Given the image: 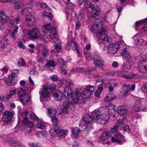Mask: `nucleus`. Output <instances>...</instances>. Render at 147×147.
<instances>
[{
  "label": "nucleus",
  "mask_w": 147,
  "mask_h": 147,
  "mask_svg": "<svg viewBox=\"0 0 147 147\" xmlns=\"http://www.w3.org/2000/svg\"><path fill=\"white\" fill-rule=\"evenodd\" d=\"M50 88L46 86H43L41 89L39 94L40 100L43 102L48 100L50 99L51 91L53 92L55 90V85L52 84L50 85Z\"/></svg>",
  "instance_id": "f257e3e1"
},
{
  "label": "nucleus",
  "mask_w": 147,
  "mask_h": 147,
  "mask_svg": "<svg viewBox=\"0 0 147 147\" xmlns=\"http://www.w3.org/2000/svg\"><path fill=\"white\" fill-rule=\"evenodd\" d=\"M117 129L119 128L115 126L111 129L110 131L107 132L111 136V140L113 142L117 143L119 144H122L121 141H123L124 140V137L122 135L117 133Z\"/></svg>",
  "instance_id": "f03ea898"
},
{
  "label": "nucleus",
  "mask_w": 147,
  "mask_h": 147,
  "mask_svg": "<svg viewBox=\"0 0 147 147\" xmlns=\"http://www.w3.org/2000/svg\"><path fill=\"white\" fill-rule=\"evenodd\" d=\"M28 114V111H24L23 112L22 116L24 118L22 123L24 127V129L25 134H30L32 131L31 128L34 124L32 121L29 120L27 118Z\"/></svg>",
  "instance_id": "7ed1b4c3"
},
{
  "label": "nucleus",
  "mask_w": 147,
  "mask_h": 147,
  "mask_svg": "<svg viewBox=\"0 0 147 147\" xmlns=\"http://www.w3.org/2000/svg\"><path fill=\"white\" fill-rule=\"evenodd\" d=\"M92 119L88 115L84 116L80 123L79 125L83 127L87 132L91 131L93 129L92 124Z\"/></svg>",
  "instance_id": "20e7f679"
},
{
  "label": "nucleus",
  "mask_w": 147,
  "mask_h": 147,
  "mask_svg": "<svg viewBox=\"0 0 147 147\" xmlns=\"http://www.w3.org/2000/svg\"><path fill=\"white\" fill-rule=\"evenodd\" d=\"M102 32L98 31L97 33V37L98 38L97 42L100 45H103L106 42L107 39H108V37L105 33L106 31V30L104 27H102L101 29Z\"/></svg>",
  "instance_id": "39448f33"
},
{
  "label": "nucleus",
  "mask_w": 147,
  "mask_h": 147,
  "mask_svg": "<svg viewBox=\"0 0 147 147\" xmlns=\"http://www.w3.org/2000/svg\"><path fill=\"white\" fill-rule=\"evenodd\" d=\"M94 90L95 87L94 86H87L84 90L81 93V96L83 98H88L91 96L92 92Z\"/></svg>",
  "instance_id": "423d86ee"
},
{
  "label": "nucleus",
  "mask_w": 147,
  "mask_h": 147,
  "mask_svg": "<svg viewBox=\"0 0 147 147\" xmlns=\"http://www.w3.org/2000/svg\"><path fill=\"white\" fill-rule=\"evenodd\" d=\"M42 28L44 29V30H48L49 32V36L51 38V42H54L55 38V28H53L50 24H46L43 26Z\"/></svg>",
  "instance_id": "0eeeda50"
},
{
  "label": "nucleus",
  "mask_w": 147,
  "mask_h": 147,
  "mask_svg": "<svg viewBox=\"0 0 147 147\" xmlns=\"http://www.w3.org/2000/svg\"><path fill=\"white\" fill-rule=\"evenodd\" d=\"M13 113L7 111H5L3 113L2 120L7 124L14 120Z\"/></svg>",
  "instance_id": "6e6552de"
},
{
  "label": "nucleus",
  "mask_w": 147,
  "mask_h": 147,
  "mask_svg": "<svg viewBox=\"0 0 147 147\" xmlns=\"http://www.w3.org/2000/svg\"><path fill=\"white\" fill-rule=\"evenodd\" d=\"M57 119L56 118V134L59 138L64 137L67 134L68 131L67 129H61V127L57 125Z\"/></svg>",
  "instance_id": "1a4fd4ad"
},
{
  "label": "nucleus",
  "mask_w": 147,
  "mask_h": 147,
  "mask_svg": "<svg viewBox=\"0 0 147 147\" xmlns=\"http://www.w3.org/2000/svg\"><path fill=\"white\" fill-rule=\"evenodd\" d=\"M30 37L33 39H41L43 37V36L40 33V31L37 28H33L29 32Z\"/></svg>",
  "instance_id": "9d476101"
},
{
  "label": "nucleus",
  "mask_w": 147,
  "mask_h": 147,
  "mask_svg": "<svg viewBox=\"0 0 147 147\" xmlns=\"http://www.w3.org/2000/svg\"><path fill=\"white\" fill-rule=\"evenodd\" d=\"M138 69L140 72L147 73V59L142 60L139 63Z\"/></svg>",
  "instance_id": "9b49d317"
},
{
  "label": "nucleus",
  "mask_w": 147,
  "mask_h": 147,
  "mask_svg": "<svg viewBox=\"0 0 147 147\" xmlns=\"http://www.w3.org/2000/svg\"><path fill=\"white\" fill-rule=\"evenodd\" d=\"M93 60V63L95 65L99 67L100 69H103L104 61L100 57L96 55L94 56Z\"/></svg>",
  "instance_id": "f8f14e48"
},
{
  "label": "nucleus",
  "mask_w": 147,
  "mask_h": 147,
  "mask_svg": "<svg viewBox=\"0 0 147 147\" xmlns=\"http://www.w3.org/2000/svg\"><path fill=\"white\" fill-rule=\"evenodd\" d=\"M109 119V116L107 114H102L96 122L101 124H104L108 121Z\"/></svg>",
  "instance_id": "ddd939ff"
},
{
  "label": "nucleus",
  "mask_w": 147,
  "mask_h": 147,
  "mask_svg": "<svg viewBox=\"0 0 147 147\" xmlns=\"http://www.w3.org/2000/svg\"><path fill=\"white\" fill-rule=\"evenodd\" d=\"M120 46L118 43L110 45L108 48L109 52L111 54L115 53L119 48Z\"/></svg>",
  "instance_id": "4468645a"
},
{
  "label": "nucleus",
  "mask_w": 147,
  "mask_h": 147,
  "mask_svg": "<svg viewBox=\"0 0 147 147\" xmlns=\"http://www.w3.org/2000/svg\"><path fill=\"white\" fill-rule=\"evenodd\" d=\"M35 20L33 15L26 17L25 24L28 27H32L35 24Z\"/></svg>",
  "instance_id": "2eb2a0df"
},
{
  "label": "nucleus",
  "mask_w": 147,
  "mask_h": 147,
  "mask_svg": "<svg viewBox=\"0 0 147 147\" xmlns=\"http://www.w3.org/2000/svg\"><path fill=\"white\" fill-rule=\"evenodd\" d=\"M81 93L77 91L73 92L72 94L71 102L73 103H76L80 99Z\"/></svg>",
  "instance_id": "dca6fc26"
},
{
  "label": "nucleus",
  "mask_w": 147,
  "mask_h": 147,
  "mask_svg": "<svg viewBox=\"0 0 147 147\" xmlns=\"http://www.w3.org/2000/svg\"><path fill=\"white\" fill-rule=\"evenodd\" d=\"M57 31L56 30V53L61 52L62 51V46L61 43V41L58 37V35L57 32Z\"/></svg>",
  "instance_id": "f3484780"
},
{
  "label": "nucleus",
  "mask_w": 147,
  "mask_h": 147,
  "mask_svg": "<svg viewBox=\"0 0 147 147\" xmlns=\"http://www.w3.org/2000/svg\"><path fill=\"white\" fill-rule=\"evenodd\" d=\"M48 115L51 118L53 124L55 123V109L54 108H50L48 109Z\"/></svg>",
  "instance_id": "a211bd4d"
},
{
  "label": "nucleus",
  "mask_w": 147,
  "mask_h": 147,
  "mask_svg": "<svg viewBox=\"0 0 147 147\" xmlns=\"http://www.w3.org/2000/svg\"><path fill=\"white\" fill-rule=\"evenodd\" d=\"M121 55L122 56H124V57L126 61H130L131 59L130 53L127 48H125L122 52Z\"/></svg>",
  "instance_id": "6ab92c4d"
},
{
  "label": "nucleus",
  "mask_w": 147,
  "mask_h": 147,
  "mask_svg": "<svg viewBox=\"0 0 147 147\" xmlns=\"http://www.w3.org/2000/svg\"><path fill=\"white\" fill-rule=\"evenodd\" d=\"M18 29V26H12L10 30L9 29L8 30L10 32H11L10 36L13 39H15L16 38L17 35Z\"/></svg>",
  "instance_id": "aec40b11"
},
{
  "label": "nucleus",
  "mask_w": 147,
  "mask_h": 147,
  "mask_svg": "<svg viewBox=\"0 0 147 147\" xmlns=\"http://www.w3.org/2000/svg\"><path fill=\"white\" fill-rule=\"evenodd\" d=\"M108 112L112 116H114V114L117 111L115 105L113 103H110L108 107Z\"/></svg>",
  "instance_id": "412c9836"
},
{
  "label": "nucleus",
  "mask_w": 147,
  "mask_h": 147,
  "mask_svg": "<svg viewBox=\"0 0 147 147\" xmlns=\"http://www.w3.org/2000/svg\"><path fill=\"white\" fill-rule=\"evenodd\" d=\"M130 86L129 85H124L123 86L121 94L123 96H125L127 94L130 90Z\"/></svg>",
  "instance_id": "4be33fe9"
},
{
  "label": "nucleus",
  "mask_w": 147,
  "mask_h": 147,
  "mask_svg": "<svg viewBox=\"0 0 147 147\" xmlns=\"http://www.w3.org/2000/svg\"><path fill=\"white\" fill-rule=\"evenodd\" d=\"M19 99L23 105L28 104L30 99V96L27 94H25L24 96Z\"/></svg>",
  "instance_id": "5701e85b"
},
{
  "label": "nucleus",
  "mask_w": 147,
  "mask_h": 147,
  "mask_svg": "<svg viewBox=\"0 0 147 147\" xmlns=\"http://www.w3.org/2000/svg\"><path fill=\"white\" fill-rule=\"evenodd\" d=\"M32 9L30 7L26 8L22 10L21 13L22 15L26 17L28 16L33 15L32 14Z\"/></svg>",
  "instance_id": "b1692460"
},
{
  "label": "nucleus",
  "mask_w": 147,
  "mask_h": 147,
  "mask_svg": "<svg viewBox=\"0 0 147 147\" xmlns=\"http://www.w3.org/2000/svg\"><path fill=\"white\" fill-rule=\"evenodd\" d=\"M127 63L123 64L122 67V71L123 72H127L130 69L131 66L130 62L127 61Z\"/></svg>",
  "instance_id": "393cba45"
},
{
  "label": "nucleus",
  "mask_w": 147,
  "mask_h": 147,
  "mask_svg": "<svg viewBox=\"0 0 147 147\" xmlns=\"http://www.w3.org/2000/svg\"><path fill=\"white\" fill-rule=\"evenodd\" d=\"M127 121V120L125 118L120 119L117 121V126L119 129L123 126Z\"/></svg>",
  "instance_id": "a878e982"
},
{
  "label": "nucleus",
  "mask_w": 147,
  "mask_h": 147,
  "mask_svg": "<svg viewBox=\"0 0 147 147\" xmlns=\"http://www.w3.org/2000/svg\"><path fill=\"white\" fill-rule=\"evenodd\" d=\"M116 97L115 95L113 93H111L107 95L105 98V100L107 102H109L114 100Z\"/></svg>",
  "instance_id": "bb28decb"
},
{
  "label": "nucleus",
  "mask_w": 147,
  "mask_h": 147,
  "mask_svg": "<svg viewBox=\"0 0 147 147\" xmlns=\"http://www.w3.org/2000/svg\"><path fill=\"white\" fill-rule=\"evenodd\" d=\"M102 114H100V112L98 110H95L93 112L92 115V118L96 120V121H97V120L99 118L100 115Z\"/></svg>",
  "instance_id": "cd10ccee"
},
{
  "label": "nucleus",
  "mask_w": 147,
  "mask_h": 147,
  "mask_svg": "<svg viewBox=\"0 0 147 147\" xmlns=\"http://www.w3.org/2000/svg\"><path fill=\"white\" fill-rule=\"evenodd\" d=\"M92 11L91 12V14L92 17L94 18L99 14L100 12V9L99 8L98 9H96L93 6L91 8Z\"/></svg>",
  "instance_id": "c85d7f7f"
},
{
  "label": "nucleus",
  "mask_w": 147,
  "mask_h": 147,
  "mask_svg": "<svg viewBox=\"0 0 147 147\" xmlns=\"http://www.w3.org/2000/svg\"><path fill=\"white\" fill-rule=\"evenodd\" d=\"M127 110L123 106H119L118 108V112L121 115L126 114L127 112Z\"/></svg>",
  "instance_id": "c756f323"
},
{
  "label": "nucleus",
  "mask_w": 147,
  "mask_h": 147,
  "mask_svg": "<svg viewBox=\"0 0 147 147\" xmlns=\"http://www.w3.org/2000/svg\"><path fill=\"white\" fill-rule=\"evenodd\" d=\"M20 21L21 20L20 18L19 17H17L11 20H10V24L13 26H15L18 24Z\"/></svg>",
  "instance_id": "7c9ffc66"
},
{
  "label": "nucleus",
  "mask_w": 147,
  "mask_h": 147,
  "mask_svg": "<svg viewBox=\"0 0 147 147\" xmlns=\"http://www.w3.org/2000/svg\"><path fill=\"white\" fill-rule=\"evenodd\" d=\"M36 127L42 130L45 129L46 127V124L44 122H40L36 124Z\"/></svg>",
  "instance_id": "2f4dec72"
},
{
  "label": "nucleus",
  "mask_w": 147,
  "mask_h": 147,
  "mask_svg": "<svg viewBox=\"0 0 147 147\" xmlns=\"http://www.w3.org/2000/svg\"><path fill=\"white\" fill-rule=\"evenodd\" d=\"M73 42L74 44V46L72 47L73 50L74 51H75L78 55H80V53L79 51V47L76 42L73 41Z\"/></svg>",
  "instance_id": "473e14b6"
},
{
  "label": "nucleus",
  "mask_w": 147,
  "mask_h": 147,
  "mask_svg": "<svg viewBox=\"0 0 147 147\" xmlns=\"http://www.w3.org/2000/svg\"><path fill=\"white\" fill-rule=\"evenodd\" d=\"M63 96V94L61 91L59 90L56 92V100H61Z\"/></svg>",
  "instance_id": "72a5a7b5"
},
{
  "label": "nucleus",
  "mask_w": 147,
  "mask_h": 147,
  "mask_svg": "<svg viewBox=\"0 0 147 147\" xmlns=\"http://www.w3.org/2000/svg\"><path fill=\"white\" fill-rule=\"evenodd\" d=\"M25 94H27L25 90L22 88H19L18 89V92L17 95L19 97V98L24 96Z\"/></svg>",
  "instance_id": "f704fd0d"
},
{
  "label": "nucleus",
  "mask_w": 147,
  "mask_h": 147,
  "mask_svg": "<svg viewBox=\"0 0 147 147\" xmlns=\"http://www.w3.org/2000/svg\"><path fill=\"white\" fill-rule=\"evenodd\" d=\"M80 129L77 128L72 129L71 132L73 134V137L74 138H77L80 134Z\"/></svg>",
  "instance_id": "c9c22d12"
},
{
  "label": "nucleus",
  "mask_w": 147,
  "mask_h": 147,
  "mask_svg": "<svg viewBox=\"0 0 147 147\" xmlns=\"http://www.w3.org/2000/svg\"><path fill=\"white\" fill-rule=\"evenodd\" d=\"M16 91V89L10 90L6 95V98L7 99L9 100L11 98L12 96L15 94Z\"/></svg>",
  "instance_id": "e433bc0d"
},
{
  "label": "nucleus",
  "mask_w": 147,
  "mask_h": 147,
  "mask_svg": "<svg viewBox=\"0 0 147 147\" xmlns=\"http://www.w3.org/2000/svg\"><path fill=\"white\" fill-rule=\"evenodd\" d=\"M42 13L44 18L47 17L49 18L50 20H51L53 18V15L51 13L43 11Z\"/></svg>",
  "instance_id": "4c0bfd02"
},
{
  "label": "nucleus",
  "mask_w": 147,
  "mask_h": 147,
  "mask_svg": "<svg viewBox=\"0 0 147 147\" xmlns=\"http://www.w3.org/2000/svg\"><path fill=\"white\" fill-rule=\"evenodd\" d=\"M111 137L110 135L108 134L107 132H103L101 137L100 138L101 140H107L109 137Z\"/></svg>",
  "instance_id": "58836bf2"
},
{
  "label": "nucleus",
  "mask_w": 147,
  "mask_h": 147,
  "mask_svg": "<svg viewBox=\"0 0 147 147\" xmlns=\"http://www.w3.org/2000/svg\"><path fill=\"white\" fill-rule=\"evenodd\" d=\"M102 89L103 88L101 86H99L98 87V89L96 90L94 94V95L96 97L99 98L100 97Z\"/></svg>",
  "instance_id": "ea45409f"
},
{
  "label": "nucleus",
  "mask_w": 147,
  "mask_h": 147,
  "mask_svg": "<svg viewBox=\"0 0 147 147\" xmlns=\"http://www.w3.org/2000/svg\"><path fill=\"white\" fill-rule=\"evenodd\" d=\"M64 92L67 96L72 94V90L71 89L69 86H67L64 88Z\"/></svg>",
  "instance_id": "a19ab883"
},
{
  "label": "nucleus",
  "mask_w": 147,
  "mask_h": 147,
  "mask_svg": "<svg viewBox=\"0 0 147 147\" xmlns=\"http://www.w3.org/2000/svg\"><path fill=\"white\" fill-rule=\"evenodd\" d=\"M14 1L15 2L14 6L15 9H20L23 6L19 0H14Z\"/></svg>",
  "instance_id": "79ce46f5"
},
{
  "label": "nucleus",
  "mask_w": 147,
  "mask_h": 147,
  "mask_svg": "<svg viewBox=\"0 0 147 147\" xmlns=\"http://www.w3.org/2000/svg\"><path fill=\"white\" fill-rule=\"evenodd\" d=\"M121 130L123 131L124 132H126L128 133L130 131V129L129 128L128 125L125 124L123 126L119 128Z\"/></svg>",
  "instance_id": "37998d69"
},
{
  "label": "nucleus",
  "mask_w": 147,
  "mask_h": 147,
  "mask_svg": "<svg viewBox=\"0 0 147 147\" xmlns=\"http://www.w3.org/2000/svg\"><path fill=\"white\" fill-rule=\"evenodd\" d=\"M136 36H135L133 38L135 43L137 44L142 45L143 43V40L140 38L136 39Z\"/></svg>",
  "instance_id": "c03bdc74"
},
{
  "label": "nucleus",
  "mask_w": 147,
  "mask_h": 147,
  "mask_svg": "<svg viewBox=\"0 0 147 147\" xmlns=\"http://www.w3.org/2000/svg\"><path fill=\"white\" fill-rule=\"evenodd\" d=\"M85 6L87 8H91L93 6L92 5L91 2L90 1V0H86L84 3Z\"/></svg>",
  "instance_id": "a18cd8bd"
},
{
  "label": "nucleus",
  "mask_w": 147,
  "mask_h": 147,
  "mask_svg": "<svg viewBox=\"0 0 147 147\" xmlns=\"http://www.w3.org/2000/svg\"><path fill=\"white\" fill-rule=\"evenodd\" d=\"M53 125V127L49 130V134L51 136L55 137V125L54 124Z\"/></svg>",
  "instance_id": "49530a36"
},
{
  "label": "nucleus",
  "mask_w": 147,
  "mask_h": 147,
  "mask_svg": "<svg viewBox=\"0 0 147 147\" xmlns=\"http://www.w3.org/2000/svg\"><path fill=\"white\" fill-rule=\"evenodd\" d=\"M18 64L19 67L24 66L25 65V62L24 59L20 58L18 60Z\"/></svg>",
  "instance_id": "de8ad7c7"
},
{
  "label": "nucleus",
  "mask_w": 147,
  "mask_h": 147,
  "mask_svg": "<svg viewBox=\"0 0 147 147\" xmlns=\"http://www.w3.org/2000/svg\"><path fill=\"white\" fill-rule=\"evenodd\" d=\"M11 146L12 147H20V144L18 141H15L12 142L11 144Z\"/></svg>",
  "instance_id": "09e8293b"
},
{
  "label": "nucleus",
  "mask_w": 147,
  "mask_h": 147,
  "mask_svg": "<svg viewBox=\"0 0 147 147\" xmlns=\"http://www.w3.org/2000/svg\"><path fill=\"white\" fill-rule=\"evenodd\" d=\"M29 117L33 119L34 121H36L38 120V117L34 113H31L29 114Z\"/></svg>",
  "instance_id": "8fccbe9b"
},
{
  "label": "nucleus",
  "mask_w": 147,
  "mask_h": 147,
  "mask_svg": "<svg viewBox=\"0 0 147 147\" xmlns=\"http://www.w3.org/2000/svg\"><path fill=\"white\" fill-rule=\"evenodd\" d=\"M60 111L59 115L61 114L62 112L64 113H67L68 112V107H63V109H61Z\"/></svg>",
  "instance_id": "3c124183"
},
{
  "label": "nucleus",
  "mask_w": 147,
  "mask_h": 147,
  "mask_svg": "<svg viewBox=\"0 0 147 147\" xmlns=\"http://www.w3.org/2000/svg\"><path fill=\"white\" fill-rule=\"evenodd\" d=\"M144 19L140 21L136 22L135 23V28L136 30H137V28L141 24L144 23Z\"/></svg>",
  "instance_id": "603ef678"
},
{
  "label": "nucleus",
  "mask_w": 147,
  "mask_h": 147,
  "mask_svg": "<svg viewBox=\"0 0 147 147\" xmlns=\"http://www.w3.org/2000/svg\"><path fill=\"white\" fill-rule=\"evenodd\" d=\"M58 63L62 65L61 67H65V63L63 61V59L62 58H60L58 59Z\"/></svg>",
  "instance_id": "864d4df0"
},
{
  "label": "nucleus",
  "mask_w": 147,
  "mask_h": 147,
  "mask_svg": "<svg viewBox=\"0 0 147 147\" xmlns=\"http://www.w3.org/2000/svg\"><path fill=\"white\" fill-rule=\"evenodd\" d=\"M102 27H104L102 26L101 27H99V31H97V30H98V29H96V28H92L91 27V29H90V31H92V32H94V33H96V36H97V33L98 32V31H99L100 32H102L101 31V29Z\"/></svg>",
  "instance_id": "5fc2aeb1"
},
{
  "label": "nucleus",
  "mask_w": 147,
  "mask_h": 147,
  "mask_svg": "<svg viewBox=\"0 0 147 147\" xmlns=\"http://www.w3.org/2000/svg\"><path fill=\"white\" fill-rule=\"evenodd\" d=\"M54 61H48L47 63L46 64V67H50L53 66L54 64Z\"/></svg>",
  "instance_id": "6e6d98bb"
},
{
  "label": "nucleus",
  "mask_w": 147,
  "mask_h": 147,
  "mask_svg": "<svg viewBox=\"0 0 147 147\" xmlns=\"http://www.w3.org/2000/svg\"><path fill=\"white\" fill-rule=\"evenodd\" d=\"M42 54L45 57H47L49 54L48 49L46 48H43L42 50Z\"/></svg>",
  "instance_id": "4d7b16f0"
},
{
  "label": "nucleus",
  "mask_w": 147,
  "mask_h": 147,
  "mask_svg": "<svg viewBox=\"0 0 147 147\" xmlns=\"http://www.w3.org/2000/svg\"><path fill=\"white\" fill-rule=\"evenodd\" d=\"M42 138L43 139H45L46 138L47 134V131H41Z\"/></svg>",
  "instance_id": "13d9d810"
},
{
  "label": "nucleus",
  "mask_w": 147,
  "mask_h": 147,
  "mask_svg": "<svg viewBox=\"0 0 147 147\" xmlns=\"http://www.w3.org/2000/svg\"><path fill=\"white\" fill-rule=\"evenodd\" d=\"M67 7L69 9H73L74 8V4L71 3L69 2L68 3L67 2H66Z\"/></svg>",
  "instance_id": "bf43d9fd"
},
{
  "label": "nucleus",
  "mask_w": 147,
  "mask_h": 147,
  "mask_svg": "<svg viewBox=\"0 0 147 147\" xmlns=\"http://www.w3.org/2000/svg\"><path fill=\"white\" fill-rule=\"evenodd\" d=\"M142 90L144 92H147V84H144L141 88Z\"/></svg>",
  "instance_id": "052dcab7"
},
{
  "label": "nucleus",
  "mask_w": 147,
  "mask_h": 147,
  "mask_svg": "<svg viewBox=\"0 0 147 147\" xmlns=\"http://www.w3.org/2000/svg\"><path fill=\"white\" fill-rule=\"evenodd\" d=\"M146 109L145 107L141 108L139 107H137L135 109V110L137 112L146 111Z\"/></svg>",
  "instance_id": "680f3d73"
},
{
  "label": "nucleus",
  "mask_w": 147,
  "mask_h": 147,
  "mask_svg": "<svg viewBox=\"0 0 147 147\" xmlns=\"http://www.w3.org/2000/svg\"><path fill=\"white\" fill-rule=\"evenodd\" d=\"M17 76L14 75L12 73H11L8 76L9 80L11 81L13 80L15 77H17Z\"/></svg>",
  "instance_id": "e2e57ef3"
},
{
  "label": "nucleus",
  "mask_w": 147,
  "mask_h": 147,
  "mask_svg": "<svg viewBox=\"0 0 147 147\" xmlns=\"http://www.w3.org/2000/svg\"><path fill=\"white\" fill-rule=\"evenodd\" d=\"M30 74L32 76L37 75L38 74V72L34 69H32L30 71Z\"/></svg>",
  "instance_id": "0e129e2a"
},
{
  "label": "nucleus",
  "mask_w": 147,
  "mask_h": 147,
  "mask_svg": "<svg viewBox=\"0 0 147 147\" xmlns=\"http://www.w3.org/2000/svg\"><path fill=\"white\" fill-rule=\"evenodd\" d=\"M22 130V127L21 126H18V125L15 128V132L16 133L19 132L20 131Z\"/></svg>",
  "instance_id": "69168bd1"
},
{
  "label": "nucleus",
  "mask_w": 147,
  "mask_h": 147,
  "mask_svg": "<svg viewBox=\"0 0 147 147\" xmlns=\"http://www.w3.org/2000/svg\"><path fill=\"white\" fill-rule=\"evenodd\" d=\"M144 24H145V26L143 27V29L144 31H147V18L144 19Z\"/></svg>",
  "instance_id": "338daca9"
},
{
  "label": "nucleus",
  "mask_w": 147,
  "mask_h": 147,
  "mask_svg": "<svg viewBox=\"0 0 147 147\" xmlns=\"http://www.w3.org/2000/svg\"><path fill=\"white\" fill-rule=\"evenodd\" d=\"M28 144L30 147H38V144L33 142L29 143Z\"/></svg>",
  "instance_id": "774afa93"
}]
</instances>
